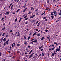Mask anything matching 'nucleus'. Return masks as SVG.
I'll return each instance as SVG.
<instances>
[{
  "label": "nucleus",
  "mask_w": 61,
  "mask_h": 61,
  "mask_svg": "<svg viewBox=\"0 0 61 61\" xmlns=\"http://www.w3.org/2000/svg\"><path fill=\"white\" fill-rule=\"evenodd\" d=\"M34 53H32L29 56V58H31V57H32L33 56V55H34Z\"/></svg>",
  "instance_id": "1"
},
{
  "label": "nucleus",
  "mask_w": 61,
  "mask_h": 61,
  "mask_svg": "<svg viewBox=\"0 0 61 61\" xmlns=\"http://www.w3.org/2000/svg\"><path fill=\"white\" fill-rule=\"evenodd\" d=\"M35 15H33L32 16H31L30 17V19L31 18H34L35 17Z\"/></svg>",
  "instance_id": "2"
},
{
  "label": "nucleus",
  "mask_w": 61,
  "mask_h": 61,
  "mask_svg": "<svg viewBox=\"0 0 61 61\" xmlns=\"http://www.w3.org/2000/svg\"><path fill=\"white\" fill-rule=\"evenodd\" d=\"M24 44H25V45H27V42H26V41H24Z\"/></svg>",
  "instance_id": "3"
},
{
  "label": "nucleus",
  "mask_w": 61,
  "mask_h": 61,
  "mask_svg": "<svg viewBox=\"0 0 61 61\" xmlns=\"http://www.w3.org/2000/svg\"><path fill=\"white\" fill-rule=\"evenodd\" d=\"M20 35H21V34H20L19 33V32H18V33L17 36H20Z\"/></svg>",
  "instance_id": "4"
},
{
  "label": "nucleus",
  "mask_w": 61,
  "mask_h": 61,
  "mask_svg": "<svg viewBox=\"0 0 61 61\" xmlns=\"http://www.w3.org/2000/svg\"><path fill=\"white\" fill-rule=\"evenodd\" d=\"M31 9L32 10H35V8H33V7H31Z\"/></svg>",
  "instance_id": "5"
},
{
  "label": "nucleus",
  "mask_w": 61,
  "mask_h": 61,
  "mask_svg": "<svg viewBox=\"0 0 61 61\" xmlns=\"http://www.w3.org/2000/svg\"><path fill=\"white\" fill-rule=\"evenodd\" d=\"M12 4H13V3H11L10 4V5L8 8L9 9H10V7L11 6V5H12Z\"/></svg>",
  "instance_id": "6"
},
{
  "label": "nucleus",
  "mask_w": 61,
  "mask_h": 61,
  "mask_svg": "<svg viewBox=\"0 0 61 61\" xmlns=\"http://www.w3.org/2000/svg\"><path fill=\"white\" fill-rule=\"evenodd\" d=\"M6 41V38H4L3 40V42H5Z\"/></svg>",
  "instance_id": "7"
},
{
  "label": "nucleus",
  "mask_w": 61,
  "mask_h": 61,
  "mask_svg": "<svg viewBox=\"0 0 61 61\" xmlns=\"http://www.w3.org/2000/svg\"><path fill=\"white\" fill-rule=\"evenodd\" d=\"M40 25V22H39L38 24V25H37V26H39V25Z\"/></svg>",
  "instance_id": "8"
},
{
  "label": "nucleus",
  "mask_w": 61,
  "mask_h": 61,
  "mask_svg": "<svg viewBox=\"0 0 61 61\" xmlns=\"http://www.w3.org/2000/svg\"><path fill=\"white\" fill-rule=\"evenodd\" d=\"M27 9V8H26L24 10L23 12H25V11Z\"/></svg>",
  "instance_id": "9"
},
{
  "label": "nucleus",
  "mask_w": 61,
  "mask_h": 61,
  "mask_svg": "<svg viewBox=\"0 0 61 61\" xmlns=\"http://www.w3.org/2000/svg\"><path fill=\"white\" fill-rule=\"evenodd\" d=\"M23 19V18H21L20 19V20L19 21V22H20V21H21V19Z\"/></svg>",
  "instance_id": "10"
},
{
  "label": "nucleus",
  "mask_w": 61,
  "mask_h": 61,
  "mask_svg": "<svg viewBox=\"0 0 61 61\" xmlns=\"http://www.w3.org/2000/svg\"><path fill=\"white\" fill-rule=\"evenodd\" d=\"M33 51L32 50H31L30 51V52L29 53V54H31V53H32V51Z\"/></svg>",
  "instance_id": "11"
},
{
  "label": "nucleus",
  "mask_w": 61,
  "mask_h": 61,
  "mask_svg": "<svg viewBox=\"0 0 61 61\" xmlns=\"http://www.w3.org/2000/svg\"><path fill=\"white\" fill-rule=\"evenodd\" d=\"M26 3H25V4L23 6V7L24 8H25V6H26Z\"/></svg>",
  "instance_id": "12"
},
{
  "label": "nucleus",
  "mask_w": 61,
  "mask_h": 61,
  "mask_svg": "<svg viewBox=\"0 0 61 61\" xmlns=\"http://www.w3.org/2000/svg\"><path fill=\"white\" fill-rule=\"evenodd\" d=\"M5 27H4L3 28H2V30H4L5 29Z\"/></svg>",
  "instance_id": "13"
},
{
  "label": "nucleus",
  "mask_w": 61,
  "mask_h": 61,
  "mask_svg": "<svg viewBox=\"0 0 61 61\" xmlns=\"http://www.w3.org/2000/svg\"><path fill=\"white\" fill-rule=\"evenodd\" d=\"M29 18H25V20H24V21H25V20H27V19H28Z\"/></svg>",
  "instance_id": "14"
},
{
  "label": "nucleus",
  "mask_w": 61,
  "mask_h": 61,
  "mask_svg": "<svg viewBox=\"0 0 61 61\" xmlns=\"http://www.w3.org/2000/svg\"><path fill=\"white\" fill-rule=\"evenodd\" d=\"M51 17L52 19H53V18H54V16L52 15L51 16Z\"/></svg>",
  "instance_id": "15"
},
{
  "label": "nucleus",
  "mask_w": 61,
  "mask_h": 61,
  "mask_svg": "<svg viewBox=\"0 0 61 61\" xmlns=\"http://www.w3.org/2000/svg\"><path fill=\"white\" fill-rule=\"evenodd\" d=\"M37 40H35V41H34V42L35 43H36V42H37Z\"/></svg>",
  "instance_id": "16"
},
{
  "label": "nucleus",
  "mask_w": 61,
  "mask_h": 61,
  "mask_svg": "<svg viewBox=\"0 0 61 61\" xmlns=\"http://www.w3.org/2000/svg\"><path fill=\"white\" fill-rule=\"evenodd\" d=\"M55 47H53V48H52V49H51V50L52 51V50H54V49H55Z\"/></svg>",
  "instance_id": "17"
},
{
  "label": "nucleus",
  "mask_w": 61,
  "mask_h": 61,
  "mask_svg": "<svg viewBox=\"0 0 61 61\" xmlns=\"http://www.w3.org/2000/svg\"><path fill=\"white\" fill-rule=\"evenodd\" d=\"M37 36H40L41 35H40V33H39L38 34H37Z\"/></svg>",
  "instance_id": "18"
},
{
  "label": "nucleus",
  "mask_w": 61,
  "mask_h": 61,
  "mask_svg": "<svg viewBox=\"0 0 61 61\" xmlns=\"http://www.w3.org/2000/svg\"><path fill=\"white\" fill-rule=\"evenodd\" d=\"M36 32H35L34 33V34H33V36H34V35H36Z\"/></svg>",
  "instance_id": "19"
},
{
  "label": "nucleus",
  "mask_w": 61,
  "mask_h": 61,
  "mask_svg": "<svg viewBox=\"0 0 61 61\" xmlns=\"http://www.w3.org/2000/svg\"><path fill=\"white\" fill-rule=\"evenodd\" d=\"M52 56H54V53L52 54Z\"/></svg>",
  "instance_id": "20"
},
{
  "label": "nucleus",
  "mask_w": 61,
  "mask_h": 61,
  "mask_svg": "<svg viewBox=\"0 0 61 61\" xmlns=\"http://www.w3.org/2000/svg\"><path fill=\"white\" fill-rule=\"evenodd\" d=\"M5 32H4L2 35V36H4V35H5Z\"/></svg>",
  "instance_id": "21"
},
{
  "label": "nucleus",
  "mask_w": 61,
  "mask_h": 61,
  "mask_svg": "<svg viewBox=\"0 0 61 61\" xmlns=\"http://www.w3.org/2000/svg\"><path fill=\"white\" fill-rule=\"evenodd\" d=\"M44 37H43L41 39V40H43L44 39Z\"/></svg>",
  "instance_id": "22"
},
{
  "label": "nucleus",
  "mask_w": 61,
  "mask_h": 61,
  "mask_svg": "<svg viewBox=\"0 0 61 61\" xmlns=\"http://www.w3.org/2000/svg\"><path fill=\"white\" fill-rule=\"evenodd\" d=\"M17 20V19L16 18V19H15V22H16Z\"/></svg>",
  "instance_id": "23"
},
{
  "label": "nucleus",
  "mask_w": 61,
  "mask_h": 61,
  "mask_svg": "<svg viewBox=\"0 0 61 61\" xmlns=\"http://www.w3.org/2000/svg\"><path fill=\"white\" fill-rule=\"evenodd\" d=\"M47 21V19H46L45 20V22H46V21Z\"/></svg>",
  "instance_id": "24"
},
{
  "label": "nucleus",
  "mask_w": 61,
  "mask_h": 61,
  "mask_svg": "<svg viewBox=\"0 0 61 61\" xmlns=\"http://www.w3.org/2000/svg\"><path fill=\"white\" fill-rule=\"evenodd\" d=\"M23 37L24 38V39H26V37H25V36H23Z\"/></svg>",
  "instance_id": "25"
},
{
  "label": "nucleus",
  "mask_w": 61,
  "mask_h": 61,
  "mask_svg": "<svg viewBox=\"0 0 61 61\" xmlns=\"http://www.w3.org/2000/svg\"><path fill=\"white\" fill-rule=\"evenodd\" d=\"M7 43L6 42L4 44V46H5V45Z\"/></svg>",
  "instance_id": "26"
},
{
  "label": "nucleus",
  "mask_w": 61,
  "mask_h": 61,
  "mask_svg": "<svg viewBox=\"0 0 61 61\" xmlns=\"http://www.w3.org/2000/svg\"><path fill=\"white\" fill-rule=\"evenodd\" d=\"M11 24V22H9V24L8 25H10V24Z\"/></svg>",
  "instance_id": "27"
},
{
  "label": "nucleus",
  "mask_w": 61,
  "mask_h": 61,
  "mask_svg": "<svg viewBox=\"0 0 61 61\" xmlns=\"http://www.w3.org/2000/svg\"><path fill=\"white\" fill-rule=\"evenodd\" d=\"M10 12L9 11L7 13V15H9V14Z\"/></svg>",
  "instance_id": "28"
},
{
  "label": "nucleus",
  "mask_w": 61,
  "mask_h": 61,
  "mask_svg": "<svg viewBox=\"0 0 61 61\" xmlns=\"http://www.w3.org/2000/svg\"><path fill=\"white\" fill-rule=\"evenodd\" d=\"M53 15V12H51L50 15Z\"/></svg>",
  "instance_id": "29"
},
{
  "label": "nucleus",
  "mask_w": 61,
  "mask_h": 61,
  "mask_svg": "<svg viewBox=\"0 0 61 61\" xmlns=\"http://www.w3.org/2000/svg\"><path fill=\"white\" fill-rule=\"evenodd\" d=\"M9 41V39H8V40H7V41H6V43L7 44V43H8V41Z\"/></svg>",
  "instance_id": "30"
},
{
  "label": "nucleus",
  "mask_w": 61,
  "mask_h": 61,
  "mask_svg": "<svg viewBox=\"0 0 61 61\" xmlns=\"http://www.w3.org/2000/svg\"><path fill=\"white\" fill-rule=\"evenodd\" d=\"M27 17V15H26L25 16V17L24 18H25Z\"/></svg>",
  "instance_id": "31"
},
{
  "label": "nucleus",
  "mask_w": 61,
  "mask_h": 61,
  "mask_svg": "<svg viewBox=\"0 0 61 61\" xmlns=\"http://www.w3.org/2000/svg\"><path fill=\"white\" fill-rule=\"evenodd\" d=\"M54 44H55L56 45H57V43L56 42H54Z\"/></svg>",
  "instance_id": "32"
},
{
  "label": "nucleus",
  "mask_w": 61,
  "mask_h": 61,
  "mask_svg": "<svg viewBox=\"0 0 61 61\" xmlns=\"http://www.w3.org/2000/svg\"><path fill=\"white\" fill-rule=\"evenodd\" d=\"M20 10V9H18L17 11V12H18Z\"/></svg>",
  "instance_id": "33"
},
{
  "label": "nucleus",
  "mask_w": 61,
  "mask_h": 61,
  "mask_svg": "<svg viewBox=\"0 0 61 61\" xmlns=\"http://www.w3.org/2000/svg\"><path fill=\"white\" fill-rule=\"evenodd\" d=\"M13 7L12 6H11V10H12V9H13Z\"/></svg>",
  "instance_id": "34"
},
{
  "label": "nucleus",
  "mask_w": 61,
  "mask_h": 61,
  "mask_svg": "<svg viewBox=\"0 0 61 61\" xmlns=\"http://www.w3.org/2000/svg\"><path fill=\"white\" fill-rule=\"evenodd\" d=\"M17 46H19L20 44H18L17 45Z\"/></svg>",
  "instance_id": "35"
},
{
  "label": "nucleus",
  "mask_w": 61,
  "mask_h": 61,
  "mask_svg": "<svg viewBox=\"0 0 61 61\" xmlns=\"http://www.w3.org/2000/svg\"><path fill=\"white\" fill-rule=\"evenodd\" d=\"M45 13H45V12H44L42 14H41V15H44V14H45Z\"/></svg>",
  "instance_id": "36"
},
{
  "label": "nucleus",
  "mask_w": 61,
  "mask_h": 61,
  "mask_svg": "<svg viewBox=\"0 0 61 61\" xmlns=\"http://www.w3.org/2000/svg\"><path fill=\"white\" fill-rule=\"evenodd\" d=\"M3 25H5V23H4L3 24Z\"/></svg>",
  "instance_id": "37"
},
{
  "label": "nucleus",
  "mask_w": 61,
  "mask_h": 61,
  "mask_svg": "<svg viewBox=\"0 0 61 61\" xmlns=\"http://www.w3.org/2000/svg\"><path fill=\"white\" fill-rule=\"evenodd\" d=\"M12 47H13H13H14V45H13V44H12Z\"/></svg>",
  "instance_id": "38"
},
{
  "label": "nucleus",
  "mask_w": 61,
  "mask_h": 61,
  "mask_svg": "<svg viewBox=\"0 0 61 61\" xmlns=\"http://www.w3.org/2000/svg\"><path fill=\"white\" fill-rule=\"evenodd\" d=\"M3 38H4V37H3L1 39V41H3Z\"/></svg>",
  "instance_id": "39"
},
{
  "label": "nucleus",
  "mask_w": 61,
  "mask_h": 61,
  "mask_svg": "<svg viewBox=\"0 0 61 61\" xmlns=\"http://www.w3.org/2000/svg\"><path fill=\"white\" fill-rule=\"evenodd\" d=\"M30 38V36H29L28 37V40H29V39Z\"/></svg>",
  "instance_id": "40"
},
{
  "label": "nucleus",
  "mask_w": 61,
  "mask_h": 61,
  "mask_svg": "<svg viewBox=\"0 0 61 61\" xmlns=\"http://www.w3.org/2000/svg\"><path fill=\"white\" fill-rule=\"evenodd\" d=\"M1 55H2V53L1 52L0 53V57L1 56Z\"/></svg>",
  "instance_id": "41"
},
{
  "label": "nucleus",
  "mask_w": 61,
  "mask_h": 61,
  "mask_svg": "<svg viewBox=\"0 0 61 61\" xmlns=\"http://www.w3.org/2000/svg\"><path fill=\"white\" fill-rule=\"evenodd\" d=\"M54 14H55L56 13V11H54L53 12Z\"/></svg>",
  "instance_id": "42"
},
{
  "label": "nucleus",
  "mask_w": 61,
  "mask_h": 61,
  "mask_svg": "<svg viewBox=\"0 0 61 61\" xmlns=\"http://www.w3.org/2000/svg\"><path fill=\"white\" fill-rule=\"evenodd\" d=\"M43 46V45H42L40 47H41V48H42Z\"/></svg>",
  "instance_id": "43"
},
{
  "label": "nucleus",
  "mask_w": 61,
  "mask_h": 61,
  "mask_svg": "<svg viewBox=\"0 0 61 61\" xmlns=\"http://www.w3.org/2000/svg\"><path fill=\"white\" fill-rule=\"evenodd\" d=\"M2 19H1V21H2L3 20V19H4L3 17L2 18Z\"/></svg>",
  "instance_id": "44"
},
{
  "label": "nucleus",
  "mask_w": 61,
  "mask_h": 61,
  "mask_svg": "<svg viewBox=\"0 0 61 61\" xmlns=\"http://www.w3.org/2000/svg\"><path fill=\"white\" fill-rule=\"evenodd\" d=\"M38 23V21H37L36 23V24H37V23Z\"/></svg>",
  "instance_id": "45"
},
{
  "label": "nucleus",
  "mask_w": 61,
  "mask_h": 61,
  "mask_svg": "<svg viewBox=\"0 0 61 61\" xmlns=\"http://www.w3.org/2000/svg\"><path fill=\"white\" fill-rule=\"evenodd\" d=\"M51 46H53V47H54V44H52V45Z\"/></svg>",
  "instance_id": "46"
},
{
  "label": "nucleus",
  "mask_w": 61,
  "mask_h": 61,
  "mask_svg": "<svg viewBox=\"0 0 61 61\" xmlns=\"http://www.w3.org/2000/svg\"><path fill=\"white\" fill-rule=\"evenodd\" d=\"M13 32V31H12V30H10V33H11V32Z\"/></svg>",
  "instance_id": "47"
},
{
  "label": "nucleus",
  "mask_w": 61,
  "mask_h": 61,
  "mask_svg": "<svg viewBox=\"0 0 61 61\" xmlns=\"http://www.w3.org/2000/svg\"><path fill=\"white\" fill-rule=\"evenodd\" d=\"M61 12L59 14V15L61 16Z\"/></svg>",
  "instance_id": "48"
},
{
  "label": "nucleus",
  "mask_w": 61,
  "mask_h": 61,
  "mask_svg": "<svg viewBox=\"0 0 61 61\" xmlns=\"http://www.w3.org/2000/svg\"><path fill=\"white\" fill-rule=\"evenodd\" d=\"M36 31H38V29H36Z\"/></svg>",
  "instance_id": "49"
},
{
  "label": "nucleus",
  "mask_w": 61,
  "mask_h": 61,
  "mask_svg": "<svg viewBox=\"0 0 61 61\" xmlns=\"http://www.w3.org/2000/svg\"><path fill=\"white\" fill-rule=\"evenodd\" d=\"M41 51H43V49H41Z\"/></svg>",
  "instance_id": "50"
},
{
  "label": "nucleus",
  "mask_w": 61,
  "mask_h": 61,
  "mask_svg": "<svg viewBox=\"0 0 61 61\" xmlns=\"http://www.w3.org/2000/svg\"><path fill=\"white\" fill-rule=\"evenodd\" d=\"M37 11H38V9H36L35 10V11L36 12H37Z\"/></svg>",
  "instance_id": "51"
},
{
  "label": "nucleus",
  "mask_w": 61,
  "mask_h": 61,
  "mask_svg": "<svg viewBox=\"0 0 61 61\" xmlns=\"http://www.w3.org/2000/svg\"><path fill=\"white\" fill-rule=\"evenodd\" d=\"M43 19H46V17H44L43 18Z\"/></svg>",
  "instance_id": "52"
},
{
  "label": "nucleus",
  "mask_w": 61,
  "mask_h": 61,
  "mask_svg": "<svg viewBox=\"0 0 61 61\" xmlns=\"http://www.w3.org/2000/svg\"><path fill=\"white\" fill-rule=\"evenodd\" d=\"M57 51H58V49H56V52H57Z\"/></svg>",
  "instance_id": "53"
},
{
  "label": "nucleus",
  "mask_w": 61,
  "mask_h": 61,
  "mask_svg": "<svg viewBox=\"0 0 61 61\" xmlns=\"http://www.w3.org/2000/svg\"><path fill=\"white\" fill-rule=\"evenodd\" d=\"M41 56V54H40V55H39V56H38V57H39V56Z\"/></svg>",
  "instance_id": "54"
},
{
  "label": "nucleus",
  "mask_w": 61,
  "mask_h": 61,
  "mask_svg": "<svg viewBox=\"0 0 61 61\" xmlns=\"http://www.w3.org/2000/svg\"><path fill=\"white\" fill-rule=\"evenodd\" d=\"M31 44H33L34 43H33L32 42H30Z\"/></svg>",
  "instance_id": "55"
},
{
  "label": "nucleus",
  "mask_w": 61,
  "mask_h": 61,
  "mask_svg": "<svg viewBox=\"0 0 61 61\" xmlns=\"http://www.w3.org/2000/svg\"><path fill=\"white\" fill-rule=\"evenodd\" d=\"M58 51H60V48H58Z\"/></svg>",
  "instance_id": "56"
},
{
  "label": "nucleus",
  "mask_w": 61,
  "mask_h": 61,
  "mask_svg": "<svg viewBox=\"0 0 61 61\" xmlns=\"http://www.w3.org/2000/svg\"><path fill=\"white\" fill-rule=\"evenodd\" d=\"M32 34V33H30L29 35H30V36H31V34Z\"/></svg>",
  "instance_id": "57"
},
{
  "label": "nucleus",
  "mask_w": 61,
  "mask_h": 61,
  "mask_svg": "<svg viewBox=\"0 0 61 61\" xmlns=\"http://www.w3.org/2000/svg\"><path fill=\"white\" fill-rule=\"evenodd\" d=\"M48 39H49V41H50V39H49V38H48Z\"/></svg>",
  "instance_id": "58"
},
{
  "label": "nucleus",
  "mask_w": 61,
  "mask_h": 61,
  "mask_svg": "<svg viewBox=\"0 0 61 61\" xmlns=\"http://www.w3.org/2000/svg\"><path fill=\"white\" fill-rule=\"evenodd\" d=\"M44 54H42V56H44Z\"/></svg>",
  "instance_id": "59"
},
{
  "label": "nucleus",
  "mask_w": 61,
  "mask_h": 61,
  "mask_svg": "<svg viewBox=\"0 0 61 61\" xmlns=\"http://www.w3.org/2000/svg\"><path fill=\"white\" fill-rule=\"evenodd\" d=\"M13 45H15V43H13Z\"/></svg>",
  "instance_id": "60"
},
{
  "label": "nucleus",
  "mask_w": 61,
  "mask_h": 61,
  "mask_svg": "<svg viewBox=\"0 0 61 61\" xmlns=\"http://www.w3.org/2000/svg\"><path fill=\"white\" fill-rule=\"evenodd\" d=\"M12 35H14V33H11Z\"/></svg>",
  "instance_id": "61"
},
{
  "label": "nucleus",
  "mask_w": 61,
  "mask_h": 61,
  "mask_svg": "<svg viewBox=\"0 0 61 61\" xmlns=\"http://www.w3.org/2000/svg\"><path fill=\"white\" fill-rule=\"evenodd\" d=\"M11 52V50H10L9 51V53H10Z\"/></svg>",
  "instance_id": "62"
},
{
  "label": "nucleus",
  "mask_w": 61,
  "mask_h": 61,
  "mask_svg": "<svg viewBox=\"0 0 61 61\" xmlns=\"http://www.w3.org/2000/svg\"><path fill=\"white\" fill-rule=\"evenodd\" d=\"M36 20H32V21H33V22H34V21H35Z\"/></svg>",
  "instance_id": "63"
},
{
  "label": "nucleus",
  "mask_w": 61,
  "mask_h": 61,
  "mask_svg": "<svg viewBox=\"0 0 61 61\" xmlns=\"http://www.w3.org/2000/svg\"><path fill=\"white\" fill-rule=\"evenodd\" d=\"M34 40V39H33L31 40V41H33V40Z\"/></svg>",
  "instance_id": "64"
}]
</instances>
